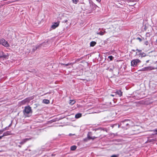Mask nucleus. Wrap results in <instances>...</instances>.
<instances>
[{"label":"nucleus","instance_id":"cd10ccee","mask_svg":"<svg viewBox=\"0 0 157 157\" xmlns=\"http://www.w3.org/2000/svg\"><path fill=\"white\" fill-rule=\"evenodd\" d=\"M63 64V65H65V66H67L69 65H72V63H68L67 64Z\"/></svg>","mask_w":157,"mask_h":157},{"label":"nucleus","instance_id":"a18cd8bd","mask_svg":"<svg viewBox=\"0 0 157 157\" xmlns=\"http://www.w3.org/2000/svg\"><path fill=\"white\" fill-rule=\"evenodd\" d=\"M3 137V136H2H2H0V140L2 139V137Z\"/></svg>","mask_w":157,"mask_h":157},{"label":"nucleus","instance_id":"9b49d317","mask_svg":"<svg viewBox=\"0 0 157 157\" xmlns=\"http://www.w3.org/2000/svg\"><path fill=\"white\" fill-rule=\"evenodd\" d=\"M128 119H124V120L121 123V125H123V127L125 128V126L126 124H127V121H128Z\"/></svg>","mask_w":157,"mask_h":157},{"label":"nucleus","instance_id":"9d476101","mask_svg":"<svg viewBox=\"0 0 157 157\" xmlns=\"http://www.w3.org/2000/svg\"><path fill=\"white\" fill-rule=\"evenodd\" d=\"M115 93L116 94L118 95L120 97L122 96L123 92L120 90H116Z\"/></svg>","mask_w":157,"mask_h":157},{"label":"nucleus","instance_id":"a878e982","mask_svg":"<svg viewBox=\"0 0 157 157\" xmlns=\"http://www.w3.org/2000/svg\"><path fill=\"white\" fill-rule=\"evenodd\" d=\"M8 56L6 55L3 54L2 56H0V58H1L2 57H3L4 58H6Z\"/></svg>","mask_w":157,"mask_h":157},{"label":"nucleus","instance_id":"b1692460","mask_svg":"<svg viewBox=\"0 0 157 157\" xmlns=\"http://www.w3.org/2000/svg\"><path fill=\"white\" fill-rule=\"evenodd\" d=\"M37 48L36 47V46H33V48L32 49V52H34L37 49Z\"/></svg>","mask_w":157,"mask_h":157},{"label":"nucleus","instance_id":"5fc2aeb1","mask_svg":"<svg viewBox=\"0 0 157 157\" xmlns=\"http://www.w3.org/2000/svg\"><path fill=\"white\" fill-rule=\"evenodd\" d=\"M111 70H112V69H110L109 71H111Z\"/></svg>","mask_w":157,"mask_h":157},{"label":"nucleus","instance_id":"58836bf2","mask_svg":"<svg viewBox=\"0 0 157 157\" xmlns=\"http://www.w3.org/2000/svg\"><path fill=\"white\" fill-rule=\"evenodd\" d=\"M136 51H138V52H140L141 51V50H139L138 49H137L136 50Z\"/></svg>","mask_w":157,"mask_h":157},{"label":"nucleus","instance_id":"5701e85b","mask_svg":"<svg viewBox=\"0 0 157 157\" xmlns=\"http://www.w3.org/2000/svg\"><path fill=\"white\" fill-rule=\"evenodd\" d=\"M75 102V101L74 100H70L69 104L72 105L74 104Z\"/></svg>","mask_w":157,"mask_h":157},{"label":"nucleus","instance_id":"0eeeda50","mask_svg":"<svg viewBox=\"0 0 157 157\" xmlns=\"http://www.w3.org/2000/svg\"><path fill=\"white\" fill-rule=\"evenodd\" d=\"M48 45V42H44L43 43H42L41 44H37L36 45V47L38 49L40 48H42L44 47H46Z\"/></svg>","mask_w":157,"mask_h":157},{"label":"nucleus","instance_id":"8fccbe9b","mask_svg":"<svg viewBox=\"0 0 157 157\" xmlns=\"http://www.w3.org/2000/svg\"><path fill=\"white\" fill-rule=\"evenodd\" d=\"M149 60H147L146 61L147 63H148L149 62Z\"/></svg>","mask_w":157,"mask_h":157},{"label":"nucleus","instance_id":"ddd939ff","mask_svg":"<svg viewBox=\"0 0 157 157\" xmlns=\"http://www.w3.org/2000/svg\"><path fill=\"white\" fill-rule=\"evenodd\" d=\"M114 142H115V144L116 145L121 144V143H120L121 141V140L120 139H117L114 140Z\"/></svg>","mask_w":157,"mask_h":157},{"label":"nucleus","instance_id":"c85d7f7f","mask_svg":"<svg viewBox=\"0 0 157 157\" xmlns=\"http://www.w3.org/2000/svg\"><path fill=\"white\" fill-rule=\"evenodd\" d=\"M117 124H111L110 126L112 127V128H113L115 126H117Z\"/></svg>","mask_w":157,"mask_h":157},{"label":"nucleus","instance_id":"2f4dec72","mask_svg":"<svg viewBox=\"0 0 157 157\" xmlns=\"http://www.w3.org/2000/svg\"><path fill=\"white\" fill-rule=\"evenodd\" d=\"M119 156L118 155H112L110 157H118Z\"/></svg>","mask_w":157,"mask_h":157},{"label":"nucleus","instance_id":"13d9d810","mask_svg":"<svg viewBox=\"0 0 157 157\" xmlns=\"http://www.w3.org/2000/svg\"><path fill=\"white\" fill-rule=\"evenodd\" d=\"M156 144L157 145V143H156Z\"/></svg>","mask_w":157,"mask_h":157},{"label":"nucleus","instance_id":"aec40b11","mask_svg":"<svg viewBox=\"0 0 157 157\" xmlns=\"http://www.w3.org/2000/svg\"><path fill=\"white\" fill-rule=\"evenodd\" d=\"M77 148V147L75 145H73L71 147V151H74Z\"/></svg>","mask_w":157,"mask_h":157},{"label":"nucleus","instance_id":"f8f14e48","mask_svg":"<svg viewBox=\"0 0 157 157\" xmlns=\"http://www.w3.org/2000/svg\"><path fill=\"white\" fill-rule=\"evenodd\" d=\"M59 24V23L58 22H55L54 24H53V25L52 26L51 28L53 29H55L58 26Z\"/></svg>","mask_w":157,"mask_h":157},{"label":"nucleus","instance_id":"e433bc0d","mask_svg":"<svg viewBox=\"0 0 157 157\" xmlns=\"http://www.w3.org/2000/svg\"><path fill=\"white\" fill-rule=\"evenodd\" d=\"M134 1L135 2H136L137 1V0H129V2H133Z\"/></svg>","mask_w":157,"mask_h":157},{"label":"nucleus","instance_id":"c9c22d12","mask_svg":"<svg viewBox=\"0 0 157 157\" xmlns=\"http://www.w3.org/2000/svg\"><path fill=\"white\" fill-rule=\"evenodd\" d=\"M137 39H138V40H139L141 42L142 41V39L141 38H139V37H137Z\"/></svg>","mask_w":157,"mask_h":157},{"label":"nucleus","instance_id":"09e8293b","mask_svg":"<svg viewBox=\"0 0 157 157\" xmlns=\"http://www.w3.org/2000/svg\"><path fill=\"white\" fill-rule=\"evenodd\" d=\"M18 147H21V146L20 145H18Z\"/></svg>","mask_w":157,"mask_h":157},{"label":"nucleus","instance_id":"f3484780","mask_svg":"<svg viewBox=\"0 0 157 157\" xmlns=\"http://www.w3.org/2000/svg\"><path fill=\"white\" fill-rule=\"evenodd\" d=\"M106 33V32L105 31H100L99 32H98L97 33V34H99L100 35L102 36L104 35L105 33Z\"/></svg>","mask_w":157,"mask_h":157},{"label":"nucleus","instance_id":"2eb2a0df","mask_svg":"<svg viewBox=\"0 0 157 157\" xmlns=\"http://www.w3.org/2000/svg\"><path fill=\"white\" fill-rule=\"evenodd\" d=\"M29 101V99L28 98H26L24 100H22L21 101V102L22 104H25L27 102H28Z\"/></svg>","mask_w":157,"mask_h":157},{"label":"nucleus","instance_id":"3c124183","mask_svg":"<svg viewBox=\"0 0 157 157\" xmlns=\"http://www.w3.org/2000/svg\"><path fill=\"white\" fill-rule=\"evenodd\" d=\"M111 96H114V95H113V94H111Z\"/></svg>","mask_w":157,"mask_h":157},{"label":"nucleus","instance_id":"20e7f679","mask_svg":"<svg viewBox=\"0 0 157 157\" xmlns=\"http://www.w3.org/2000/svg\"><path fill=\"white\" fill-rule=\"evenodd\" d=\"M92 135V133L91 132H88L87 134V136L86 138L84 139V140L85 141H87L88 140H94L95 139L97 138V137L95 136H91Z\"/></svg>","mask_w":157,"mask_h":157},{"label":"nucleus","instance_id":"37998d69","mask_svg":"<svg viewBox=\"0 0 157 157\" xmlns=\"http://www.w3.org/2000/svg\"><path fill=\"white\" fill-rule=\"evenodd\" d=\"M3 132L1 130H0V135Z\"/></svg>","mask_w":157,"mask_h":157},{"label":"nucleus","instance_id":"39448f33","mask_svg":"<svg viewBox=\"0 0 157 157\" xmlns=\"http://www.w3.org/2000/svg\"><path fill=\"white\" fill-rule=\"evenodd\" d=\"M0 44H2L5 47L8 48L10 47V45L7 41H6L4 39H2L0 40Z\"/></svg>","mask_w":157,"mask_h":157},{"label":"nucleus","instance_id":"473e14b6","mask_svg":"<svg viewBox=\"0 0 157 157\" xmlns=\"http://www.w3.org/2000/svg\"><path fill=\"white\" fill-rule=\"evenodd\" d=\"M42 149L43 151H47L49 150H50V149H45L44 148H42Z\"/></svg>","mask_w":157,"mask_h":157},{"label":"nucleus","instance_id":"49530a36","mask_svg":"<svg viewBox=\"0 0 157 157\" xmlns=\"http://www.w3.org/2000/svg\"><path fill=\"white\" fill-rule=\"evenodd\" d=\"M132 51L133 52H135L136 51V50H134V49H132Z\"/></svg>","mask_w":157,"mask_h":157},{"label":"nucleus","instance_id":"bb28decb","mask_svg":"<svg viewBox=\"0 0 157 157\" xmlns=\"http://www.w3.org/2000/svg\"><path fill=\"white\" fill-rule=\"evenodd\" d=\"M108 58L110 60H113V57L112 56H108Z\"/></svg>","mask_w":157,"mask_h":157},{"label":"nucleus","instance_id":"6e6552de","mask_svg":"<svg viewBox=\"0 0 157 157\" xmlns=\"http://www.w3.org/2000/svg\"><path fill=\"white\" fill-rule=\"evenodd\" d=\"M132 126V121L129 120H128V121H127V124H126L125 126H126V127H125V129H127L130 126Z\"/></svg>","mask_w":157,"mask_h":157},{"label":"nucleus","instance_id":"4d7b16f0","mask_svg":"<svg viewBox=\"0 0 157 157\" xmlns=\"http://www.w3.org/2000/svg\"><path fill=\"white\" fill-rule=\"evenodd\" d=\"M51 121H52V122H54V121H53V120H52Z\"/></svg>","mask_w":157,"mask_h":157},{"label":"nucleus","instance_id":"4468645a","mask_svg":"<svg viewBox=\"0 0 157 157\" xmlns=\"http://www.w3.org/2000/svg\"><path fill=\"white\" fill-rule=\"evenodd\" d=\"M11 134V133L10 131H6V132H4L3 133V134L2 135V136H5L10 135Z\"/></svg>","mask_w":157,"mask_h":157},{"label":"nucleus","instance_id":"dca6fc26","mask_svg":"<svg viewBox=\"0 0 157 157\" xmlns=\"http://www.w3.org/2000/svg\"><path fill=\"white\" fill-rule=\"evenodd\" d=\"M82 116V114L81 113H78L75 115V117L76 119H78L81 117Z\"/></svg>","mask_w":157,"mask_h":157},{"label":"nucleus","instance_id":"393cba45","mask_svg":"<svg viewBox=\"0 0 157 157\" xmlns=\"http://www.w3.org/2000/svg\"><path fill=\"white\" fill-rule=\"evenodd\" d=\"M73 2L75 4H76L78 2V0H72Z\"/></svg>","mask_w":157,"mask_h":157},{"label":"nucleus","instance_id":"603ef678","mask_svg":"<svg viewBox=\"0 0 157 157\" xmlns=\"http://www.w3.org/2000/svg\"><path fill=\"white\" fill-rule=\"evenodd\" d=\"M52 156H55V155H53V154H52Z\"/></svg>","mask_w":157,"mask_h":157},{"label":"nucleus","instance_id":"f704fd0d","mask_svg":"<svg viewBox=\"0 0 157 157\" xmlns=\"http://www.w3.org/2000/svg\"><path fill=\"white\" fill-rule=\"evenodd\" d=\"M16 1V0H11V1L10 0V1H9V2L10 3H11V2H15Z\"/></svg>","mask_w":157,"mask_h":157},{"label":"nucleus","instance_id":"1a4fd4ad","mask_svg":"<svg viewBox=\"0 0 157 157\" xmlns=\"http://www.w3.org/2000/svg\"><path fill=\"white\" fill-rule=\"evenodd\" d=\"M89 3L90 5V6L94 9H95L97 7H98L96 5L94 4L91 0H89Z\"/></svg>","mask_w":157,"mask_h":157},{"label":"nucleus","instance_id":"6ab92c4d","mask_svg":"<svg viewBox=\"0 0 157 157\" xmlns=\"http://www.w3.org/2000/svg\"><path fill=\"white\" fill-rule=\"evenodd\" d=\"M43 102L46 104H48L49 103V101L47 99H44L43 100Z\"/></svg>","mask_w":157,"mask_h":157},{"label":"nucleus","instance_id":"a19ab883","mask_svg":"<svg viewBox=\"0 0 157 157\" xmlns=\"http://www.w3.org/2000/svg\"><path fill=\"white\" fill-rule=\"evenodd\" d=\"M74 135V134H71V133H70L69 134V136H72V135Z\"/></svg>","mask_w":157,"mask_h":157},{"label":"nucleus","instance_id":"412c9836","mask_svg":"<svg viewBox=\"0 0 157 157\" xmlns=\"http://www.w3.org/2000/svg\"><path fill=\"white\" fill-rule=\"evenodd\" d=\"M96 43L95 41H92L90 43V46L91 47H93L95 45Z\"/></svg>","mask_w":157,"mask_h":157},{"label":"nucleus","instance_id":"4be33fe9","mask_svg":"<svg viewBox=\"0 0 157 157\" xmlns=\"http://www.w3.org/2000/svg\"><path fill=\"white\" fill-rule=\"evenodd\" d=\"M139 54L142 57H145L147 56L146 54L143 52L142 53H140Z\"/></svg>","mask_w":157,"mask_h":157},{"label":"nucleus","instance_id":"423d86ee","mask_svg":"<svg viewBox=\"0 0 157 157\" xmlns=\"http://www.w3.org/2000/svg\"><path fill=\"white\" fill-rule=\"evenodd\" d=\"M31 137L28 136L26 138L22 140H21L19 142V144L21 145H23L27 141L31 140Z\"/></svg>","mask_w":157,"mask_h":157},{"label":"nucleus","instance_id":"4c0bfd02","mask_svg":"<svg viewBox=\"0 0 157 157\" xmlns=\"http://www.w3.org/2000/svg\"><path fill=\"white\" fill-rule=\"evenodd\" d=\"M9 127H8V126L7 127H5V128H4V129H5L6 130H8V128Z\"/></svg>","mask_w":157,"mask_h":157},{"label":"nucleus","instance_id":"7c9ffc66","mask_svg":"<svg viewBox=\"0 0 157 157\" xmlns=\"http://www.w3.org/2000/svg\"><path fill=\"white\" fill-rule=\"evenodd\" d=\"M13 120H12V121H11V123H10V124L8 125V127H10L11 125H12V123H13Z\"/></svg>","mask_w":157,"mask_h":157},{"label":"nucleus","instance_id":"c756f323","mask_svg":"<svg viewBox=\"0 0 157 157\" xmlns=\"http://www.w3.org/2000/svg\"><path fill=\"white\" fill-rule=\"evenodd\" d=\"M153 131L155 133V134H157V128L153 130Z\"/></svg>","mask_w":157,"mask_h":157},{"label":"nucleus","instance_id":"c03bdc74","mask_svg":"<svg viewBox=\"0 0 157 157\" xmlns=\"http://www.w3.org/2000/svg\"><path fill=\"white\" fill-rule=\"evenodd\" d=\"M149 33H146V37L147 36H148V34H149Z\"/></svg>","mask_w":157,"mask_h":157},{"label":"nucleus","instance_id":"a211bd4d","mask_svg":"<svg viewBox=\"0 0 157 157\" xmlns=\"http://www.w3.org/2000/svg\"><path fill=\"white\" fill-rule=\"evenodd\" d=\"M98 130H99L101 131H105L107 132L108 131V129L105 128H99L98 129Z\"/></svg>","mask_w":157,"mask_h":157},{"label":"nucleus","instance_id":"6e6d98bb","mask_svg":"<svg viewBox=\"0 0 157 157\" xmlns=\"http://www.w3.org/2000/svg\"><path fill=\"white\" fill-rule=\"evenodd\" d=\"M120 127V125H118V127L119 128Z\"/></svg>","mask_w":157,"mask_h":157},{"label":"nucleus","instance_id":"f257e3e1","mask_svg":"<svg viewBox=\"0 0 157 157\" xmlns=\"http://www.w3.org/2000/svg\"><path fill=\"white\" fill-rule=\"evenodd\" d=\"M23 112L25 117H29L31 116L33 112L31 108L28 105L25 107Z\"/></svg>","mask_w":157,"mask_h":157},{"label":"nucleus","instance_id":"72a5a7b5","mask_svg":"<svg viewBox=\"0 0 157 157\" xmlns=\"http://www.w3.org/2000/svg\"><path fill=\"white\" fill-rule=\"evenodd\" d=\"M148 43H149V42H148V41L147 40V41H146L145 42H144V44L146 45H148Z\"/></svg>","mask_w":157,"mask_h":157},{"label":"nucleus","instance_id":"de8ad7c7","mask_svg":"<svg viewBox=\"0 0 157 157\" xmlns=\"http://www.w3.org/2000/svg\"><path fill=\"white\" fill-rule=\"evenodd\" d=\"M50 94V92H49V93H46L45 94H44V95H45V94Z\"/></svg>","mask_w":157,"mask_h":157},{"label":"nucleus","instance_id":"7ed1b4c3","mask_svg":"<svg viewBox=\"0 0 157 157\" xmlns=\"http://www.w3.org/2000/svg\"><path fill=\"white\" fill-rule=\"evenodd\" d=\"M155 69V68L154 67L152 66H148L147 67H145L144 68H142L139 70L140 71H151L152 70Z\"/></svg>","mask_w":157,"mask_h":157},{"label":"nucleus","instance_id":"864d4df0","mask_svg":"<svg viewBox=\"0 0 157 157\" xmlns=\"http://www.w3.org/2000/svg\"><path fill=\"white\" fill-rule=\"evenodd\" d=\"M67 20H66V21H65V22H67Z\"/></svg>","mask_w":157,"mask_h":157},{"label":"nucleus","instance_id":"79ce46f5","mask_svg":"<svg viewBox=\"0 0 157 157\" xmlns=\"http://www.w3.org/2000/svg\"><path fill=\"white\" fill-rule=\"evenodd\" d=\"M98 2H100L101 0H96Z\"/></svg>","mask_w":157,"mask_h":157},{"label":"nucleus","instance_id":"ea45409f","mask_svg":"<svg viewBox=\"0 0 157 157\" xmlns=\"http://www.w3.org/2000/svg\"><path fill=\"white\" fill-rule=\"evenodd\" d=\"M1 130L2 131V132L6 130L5 129H4V128L2 129H1Z\"/></svg>","mask_w":157,"mask_h":157},{"label":"nucleus","instance_id":"f03ea898","mask_svg":"<svg viewBox=\"0 0 157 157\" xmlns=\"http://www.w3.org/2000/svg\"><path fill=\"white\" fill-rule=\"evenodd\" d=\"M141 61L138 59H133L131 62V65L132 67H135Z\"/></svg>","mask_w":157,"mask_h":157}]
</instances>
